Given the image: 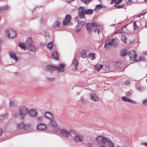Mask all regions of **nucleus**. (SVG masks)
Wrapping results in <instances>:
<instances>
[{"instance_id":"obj_35","label":"nucleus","mask_w":147,"mask_h":147,"mask_svg":"<svg viewBox=\"0 0 147 147\" xmlns=\"http://www.w3.org/2000/svg\"><path fill=\"white\" fill-rule=\"evenodd\" d=\"M53 42H50L49 43L47 46V47L49 49H51L53 47Z\"/></svg>"},{"instance_id":"obj_41","label":"nucleus","mask_w":147,"mask_h":147,"mask_svg":"<svg viewBox=\"0 0 147 147\" xmlns=\"http://www.w3.org/2000/svg\"><path fill=\"white\" fill-rule=\"evenodd\" d=\"M114 67L115 69H119L120 67L119 64L118 63H116L114 64Z\"/></svg>"},{"instance_id":"obj_59","label":"nucleus","mask_w":147,"mask_h":147,"mask_svg":"<svg viewBox=\"0 0 147 147\" xmlns=\"http://www.w3.org/2000/svg\"><path fill=\"white\" fill-rule=\"evenodd\" d=\"M67 1L70 3L71 2L74 0H67Z\"/></svg>"},{"instance_id":"obj_10","label":"nucleus","mask_w":147,"mask_h":147,"mask_svg":"<svg viewBox=\"0 0 147 147\" xmlns=\"http://www.w3.org/2000/svg\"><path fill=\"white\" fill-rule=\"evenodd\" d=\"M20 113L22 116L26 115L28 113V109L24 106L21 107L20 109Z\"/></svg>"},{"instance_id":"obj_3","label":"nucleus","mask_w":147,"mask_h":147,"mask_svg":"<svg viewBox=\"0 0 147 147\" xmlns=\"http://www.w3.org/2000/svg\"><path fill=\"white\" fill-rule=\"evenodd\" d=\"M6 35L11 38L16 37V33L15 31L12 29H7L6 30Z\"/></svg>"},{"instance_id":"obj_25","label":"nucleus","mask_w":147,"mask_h":147,"mask_svg":"<svg viewBox=\"0 0 147 147\" xmlns=\"http://www.w3.org/2000/svg\"><path fill=\"white\" fill-rule=\"evenodd\" d=\"M94 12V10L92 9H85V13L87 15H92Z\"/></svg>"},{"instance_id":"obj_46","label":"nucleus","mask_w":147,"mask_h":147,"mask_svg":"<svg viewBox=\"0 0 147 147\" xmlns=\"http://www.w3.org/2000/svg\"><path fill=\"white\" fill-rule=\"evenodd\" d=\"M44 117H39L36 118L37 120L40 121H42Z\"/></svg>"},{"instance_id":"obj_29","label":"nucleus","mask_w":147,"mask_h":147,"mask_svg":"<svg viewBox=\"0 0 147 147\" xmlns=\"http://www.w3.org/2000/svg\"><path fill=\"white\" fill-rule=\"evenodd\" d=\"M82 57L85 58L86 57V51L85 50H82L80 53Z\"/></svg>"},{"instance_id":"obj_12","label":"nucleus","mask_w":147,"mask_h":147,"mask_svg":"<svg viewBox=\"0 0 147 147\" xmlns=\"http://www.w3.org/2000/svg\"><path fill=\"white\" fill-rule=\"evenodd\" d=\"M50 125L52 128H54V130L55 131H57L58 130V127L57 126V123L56 122L53 120H50Z\"/></svg>"},{"instance_id":"obj_18","label":"nucleus","mask_w":147,"mask_h":147,"mask_svg":"<svg viewBox=\"0 0 147 147\" xmlns=\"http://www.w3.org/2000/svg\"><path fill=\"white\" fill-rule=\"evenodd\" d=\"M127 50L126 49H123L121 50L120 52V55L123 57H125L128 53Z\"/></svg>"},{"instance_id":"obj_50","label":"nucleus","mask_w":147,"mask_h":147,"mask_svg":"<svg viewBox=\"0 0 147 147\" xmlns=\"http://www.w3.org/2000/svg\"><path fill=\"white\" fill-rule=\"evenodd\" d=\"M141 145H144L147 147V142L146 143H141Z\"/></svg>"},{"instance_id":"obj_43","label":"nucleus","mask_w":147,"mask_h":147,"mask_svg":"<svg viewBox=\"0 0 147 147\" xmlns=\"http://www.w3.org/2000/svg\"><path fill=\"white\" fill-rule=\"evenodd\" d=\"M93 31H94V32L95 33L97 32L98 35V36H99V33H100V31H99V29H98L97 28H96Z\"/></svg>"},{"instance_id":"obj_23","label":"nucleus","mask_w":147,"mask_h":147,"mask_svg":"<svg viewBox=\"0 0 147 147\" xmlns=\"http://www.w3.org/2000/svg\"><path fill=\"white\" fill-rule=\"evenodd\" d=\"M44 116L47 118L51 119L53 117V115L51 113L47 112L45 113Z\"/></svg>"},{"instance_id":"obj_2","label":"nucleus","mask_w":147,"mask_h":147,"mask_svg":"<svg viewBox=\"0 0 147 147\" xmlns=\"http://www.w3.org/2000/svg\"><path fill=\"white\" fill-rule=\"evenodd\" d=\"M25 44L26 46L28 47V50L32 52H34L36 48L33 46L34 43L31 38H28L27 39Z\"/></svg>"},{"instance_id":"obj_39","label":"nucleus","mask_w":147,"mask_h":147,"mask_svg":"<svg viewBox=\"0 0 147 147\" xmlns=\"http://www.w3.org/2000/svg\"><path fill=\"white\" fill-rule=\"evenodd\" d=\"M124 6V5H119V4L116 3L115 5V6L117 8H120L123 7Z\"/></svg>"},{"instance_id":"obj_31","label":"nucleus","mask_w":147,"mask_h":147,"mask_svg":"<svg viewBox=\"0 0 147 147\" xmlns=\"http://www.w3.org/2000/svg\"><path fill=\"white\" fill-rule=\"evenodd\" d=\"M102 65H96L94 66L96 70L99 71L101 69L102 67Z\"/></svg>"},{"instance_id":"obj_38","label":"nucleus","mask_w":147,"mask_h":147,"mask_svg":"<svg viewBox=\"0 0 147 147\" xmlns=\"http://www.w3.org/2000/svg\"><path fill=\"white\" fill-rule=\"evenodd\" d=\"M124 6V5H119V4L116 3L115 5V6L117 8H120L123 7Z\"/></svg>"},{"instance_id":"obj_40","label":"nucleus","mask_w":147,"mask_h":147,"mask_svg":"<svg viewBox=\"0 0 147 147\" xmlns=\"http://www.w3.org/2000/svg\"><path fill=\"white\" fill-rule=\"evenodd\" d=\"M102 6L101 4L96 5V6L95 10H96V9H98V10L101 8Z\"/></svg>"},{"instance_id":"obj_15","label":"nucleus","mask_w":147,"mask_h":147,"mask_svg":"<svg viewBox=\"0 0 147 147\" xmlns=\"http://www.w3.org/2000/svg\"><path fill=\"white\" fill-rule=\"evenodd\" d=\"M65 67V65L64 64H62L59 65V66H56V70H58L59 72H63L64 71V69Z\"/></svg>"},{"instance_id":"obj_55","label":"nucleus","mask_w":147,"mask_h":147,"mask_svg":"<svg viewBox=\"0 0 147 147\" xmlns=\"http://www.w3.org/2000/svg\"><path fill=\"white\" fill-rule=\"evenodd\" d=\"M138 89V90L140 91H142L143 90V88L142 87H139Z\"/></svg>"},{"instance_id":"obj_36","label":"nucleus","mask_w":147,"mask_h":147,"mask_svg":"<svg viewBox=\"0 0 147 147\" xmlns=\"http://www.w3.org/2000/svg\"><path fill=\"white\" fill-rule=\"evenodd\" d=\"M88 56H89V58H91V59L92 60L95 58V54L94 53H92L89 54Z\"/></svg>"},{"instance_id":"obj_8","label":"nucleus","mask_w":147,"mask_h":147,"mask_svg":"<svg viewBox=\"0 0 147 147\" xmlns=\"http://www.w3.org/2000/svg\"><path fill=\"white\" fill-rule=\"evenodd\" d=\"M86 26L87 28V30L88 32H91L92 28L93 27H96L97 26V25L96 23H87L86 24Z\"/></svg>"},{"instance_id":"obj_19","label":"nucleus","mask_w":147,"mask_h":147,"mask_svg":"<svg viewBox=\"0 0 147 147\" xmlns=\"http://www.w3.org/2000/svg\"><path fill=\"white\" fill-rule=\"evenodd\" d=\"M86 23L84 21L80 20L78 21V24L76 25L77 27H80V28H82L85 25Z\"/></svg>"},{"instance_id":"obj_9","label":"nucleus","mask_w":147,"mask_h":147,"mask_svg":"<svg viewBox=\"0 0 147 147\" xmlns=\"http://www.w3.org/2000/svg\"><path fill=\"white\" fill-rule=\"evenodd\" d=\"M56 66H53L52 65H48L45 68V70L46 71L52 72L54 71H56Z\"/></svg>"},{"instance_id":"obj_37","label":"nucleus","mask_w":147,"mask_h":147,"mask_svg":"<svg viewBox=\"0 0 147 147\" xmlns=\"http://www.w3.org/2000/svg\"><path fill=\"white\" fill-rule=\"evenodd\" d=\"M145 60V57L143 56H140L138 58L137 61H144Z\"/></svg>"},{"instance_id":"obj_42","label":"nucleus","mask_w":147,"mask_h":147,"mask_svg":"<svg viewBox=\"0 0 147 147\" xmlns=\"http://www.w3.org/2000/svg\"><path fill=\"white\" fill-rule=\"evenodd\" d=\"M133 24L134 26V29L135 30H137L138 28V26L136 25V22L134 21L133 22Z\"/></svg>"},{"instance_id":"obj_56","label":"nucleus","mask_w":147,"mask_h":147,"mask_svg":"<svg viewBox=\"0 0 147 147\" xmlns=\"http://www.w3.org/2000/svg\"><path fill=\"white\" fill-rule=\"evenodd\" d=\"M126 26V25H124V26H122V27H121V29L123 30V28L125 27Z\"/></svg>"},{"instance_id":"obj_1","label":"nucleus","mask_w":147,"mask_h":147,"mask_svg":"<svg viewBox=\"0 0 147 147\" xmlns=\"http://www.w3.org/2000/svg\"><path fill=\"white\" fill-rule=\"evenodd\" d=\"M96 140L102 147H114L113 144L105 137L100 136L97 138Z\"/></svg>"},{"instance_id":"obj_14","label":"nucleus","mask_w":147,"mask_h":147,"mask_svg":"<svg viewBox=\"0 0 147 147\" xmlns=\"http://www.w3.org/2000/svg\"><path fill=\"white\" fill-rule=\"evenodd\" d=\"M28 114L32 117H35L37 116V112L35 109H32L28 111Z\"/></svg>"},{"instance_id":"obj_13","label":"nucleus","mask_w":147,"mask_h":147,"mask_svg":"<svg viewBox=\"0 0 147 147\" xmlns=\"http://www.w3.org/2000/svg\"><path fill=\"white\" fill-rule=\"evenodd\" d=\"M90 95L92 100L94 101H98L99 100V98L94 93H91Z\"/></svg>"},{"instance_id":"obj_20","label":"nucleus","mask_w":147,"mask_h":147,"mask_svg":"<svg viewBox=\"0 0 147 147\" xmlns=\"http://www.w3.org/2000/svg\"><path fill=\"white\" fill-rule=\"evenodd\" d=\"M78 62L77 61V59L76 58L74 59L72 65L74 66V68L73 69L74 70H76L77 68V66L78 65Z\"/></svg>"},{"instance_id":"obj_24","label":"nucleus","mask_w":147,"mask_h":147,"mask_svg":"<svg viewBox=\"0 0 147 147\" xmlns=\"http://www.w3.org/2000/svg\"><path fill=\"white\" fill-rule=\"evenodd\" d=\"M52 56L53 58L55 59H57L58 55L56 51H55L52 53Z\"/></svg>"},{"instance_id":"obj_5","label":"nucleus","mask_w":147,"mask_h":147,"mask_svg":"<svg viewBox=\"0 0 147 147\" xmlns=\"http://www.w3.org/2000/svg\"><path fill=\"white\" fill-rule=\"evenodd\" d=\"M129 56L131 60L132 61H137V59H136L137 55L134 51L132 50L130 51L129 53Z\"/></svg>"},{"instance_id":"obj_16","label":"nucleus","mask_w":147,"mask_h":147,"mask_svg":"<svg viewBox=\"0 0 147 147\" xmlns=\"http://www.w3.org/2000/svg\"><path fill=\"white\" fill-rule=\"evenodd\" d=\"M46 125L43 123H40L37 126V129L40 130H44L46 129Z\"/></svg>"},{"instance_id":"obj_21","label":"nucleus","mask_w":147,"mask_h":147,"mask_svg":"<svg viewBox=\"0 0 147 147\" xmlns=\"http://www.w3.org/2000/svg\"><path fill=\"white\" fill-rule=\"evenodd\" d=\"M122 99L123 101L125 102H131L134 103H136V102L128 98H126L125 96H123L122 97Z\"/></svg>"},{"instance_id":"obj_60","label":"nucleus","mask_w":147,"mask_h":147,"mask_svg":"<svg viewBox=\"0 0 147 147\" xmlns=\"http://www.w3.org/2000/svg\"><path fill=\"white\" fill-rule=\"evenodd\" d=\"M2 43V42L1 39L0 38V46L1 45Z\"/></svg>"},{"instance_id":"obj_53","label":"nucleus","mask_w":147,"mask_h":147,"mask_svg":"<svg viewBox=\"0 0 147 147\" xmlns=\"http://www.w3.org/2000/svg\"><path fill=\"white\" fill-rule=\"evenodd\" d=\"M40 22L41 24H44V20L42 19H40Z\"/></svg>"},{"instance_id":"obj_4","label":"nucleus","mask_w":147,"mask_h":147,"mask_svg":"<svg viewBox=\"0 0 147 147\" xmlns=\"http://www.w3.org/2000/svg\"><path fill=\"white\" fill-rule=\"evenodd\" d=\"M79 16L76 18V19L79 18L80 19H84L85 18V8L83 7H80L78 8Z\"/></svg>"},{"instance_id":"obj_26","label":"nucleus","mask_w":147,"mask_h":147,"mask_svg":"<svg viewBox=\"0 0 147 147\" xmlns=\"http://www.w3.org/2000/svg\"><path fill=\"white\" fill-rule=\"evenodd\" d=\"M25 45H26L25 44H24V43L21 42H20L18 45L19 47H20L22 49L24 50L27 49V48Z\"/></svg>"},{"instance_id":"obj_47","label":"nucleus","mask_w":147,"mask_h":147,"mask_svg":"<svg viewBox=\"0 0 147 147\" xmlns=\"http://www.w3.org/2000/svg\"><path fill=\"white\" fill-rule=\"evenodd\" d=\"M78 27V28L76 30V31L77 33L79 32L80 31V30H81V28H80V27Z\"/></svg>"},{"instance_id":"obj_48","label":"nucleus","mask_w":147,"mask_h":147,"mask_svg":"<svg viewBox=\"0 0 147 147\" xmlns=\"http://www.w3.org/2000/svg\"><path fill=\"white\" fill-rule=\"evenodd\" d=\"M80 100L82 102H85V99L84 97L83 96H81L80 98Z\"/></svg>"},{"instance_id":"obj_17","label":"nucleus","mask_w":147,"mask_h":147,"mask_svg":"<svg viewBox=\"0 0 147 147\" xmlns=\"http://www.w3.org/2000/svg\"><path fill=\"white\" fill-rule=\"evenodd\" d=\"M83 138V137L80 136H76L74 138L75 141L77 142H79L82 141Z\"/></svg>"},{"instance_id":"obj_34","label":"nucleus","mask_w":147,"mask_h":147,"mask_svg":"<svg viewBox=\"0 0 147 147\" xmlns=\"http://www.w3.org/2000/svg\"><path fill=\"white\" fill-rule=\"evenodd\" d=\"M121 40L122 42L125 43L127 41L126 37L125 35H122L121 37Z\"/></svg>"},{"instance_id":"obj_11","label":"nucleus","mask_w":147,"mask_h":147,"mask_svg":"<svg viewBox=\"0 0 147 147\" xmlns=\"http://www.w3.org/2000/svg\"><path fill=\"white\" fill-rule=\"evenodd\" d=\"M71 19V16L68 14L66 16L64 19L63 21V24L64 25H66L70 22Z\"/></svg>"},{"instance_id":"obj_57","label":"nucleus","mask_w":147,"mask_h":147,"mask_svg":"<svg viewBox=\"0 0 147 147\" xmlns=\"http://www.w3.org/2000/svg\"><path fill=\"white\" fill-rule=\"evenodd\" d=\"M48 79H49V81H51V80H54V78H52V79H51L50 78H48Z\"/></svg>"},{"instance_id":"obj_58","label":"nucleus","mask_w":147,"mask_h":147,"mask_svg":"<svg viewBox=\"0 0 147 147\" xmlns=\"http://www.w3.org/2000/svg\"><path fill=\"white\" fill-rule=\"evenodd\" d=\"M40 45L41 46H43L45 44L42 42H40Z\"/></svg>"},{"instance_id":"obj_22","label":"nucleus","mask_w":147,"mask_h":147,"mask_svg":"<svg viewBox=\"0 0 147 147\" xmlns=\"http://www.w3.org/2000/svg\"><path fill=\"white\" fill-rule=\"evenodd\" d=\"M31 127V125L29 124H25L23 122V129L27 130L29 129Z\"/></svg>"},{"instance_id":"obj_54","label":"nucleus","mask_w":147,"mask_h":147,"mask_svg":"<svg viewBox=\"0 0 147 147\" xmlns=\"http://www.w3.org/2000/svg\"><path fill=\"white\" fill-rule=\"evenodd\" d=\"M45 35L46 36L49 37V33L48 32H46L45 33Z\"/></svg>"},{"instance_id":"obj_32","label":"nucleus","mask_w":147,"mask_h":147,"mask_svg":"<svg viewBox=\"0 0 147 147\" xmlns=\"http://www.w3.org/2000/svg\"><path fill=\"white\" fill-rule=\"evenodd\" d=\"M122 1V0H112L111 3L113 4V3H115L119 4V3H121Z\"/></svg>"},{"instance_id":"obj_44","label":"nucleus","mask_w":147,"mask_h":147,"mask_svg":"<svg viewBox=\"0 0 147 147\" xmlns=\"http://www.w3.org/2000/svg\"><path fill=\"white\" fill-rule=\"evenodd\" d=\"M10 105L11 106L14 107L15 106L14 102L13 101H11L10 102Z\"/></svg>"},{"instance_id":"obj_52","label":"nucleus","mask_w":147,"mask_h":147,"mask_svg":"<svg viewBox=\"0 0 147 147\" xmlns=\"http://www.w3.org/2000/svg\"><path fill=\"white\" fill-rule=\"evenodd\" d=\"M143 103L144 105H147V99L144 100L143 101Z\"/></svg>"},{"instance_id":"obj_33","label":"nucleus","mask_w":147,"mask_h":147,"mask_svg":"<svg viewBox=\"0 0 147 147\" xmlns=\"http://www.w3.org/2000/svg\"><path fill=\"white\" fill-rule=\"evenodd\" d=\"M60 22L58 21H56L53 25L54 27H59V26Z\"/></svg>"},{"instance_id":"obj_49","label":"nucleus","mask_w":147,"mask_h":147,"mask_svg":"<svg viewBox=\"0 0 147 147\" xmlns=\"http://www.w3.org/2000/svg\"><path fill=\"white\" fill-rule=\"evenodd\" d=\"M117 32L118 33H123V30L121 29H120L118 30L117 31Z\"/></svg>"},{"instance_id":"obj_45","label":"nucleus","mask_w":147,"mask_h":147,"mask_svg":"<svg viewBox=\"0 0 147 147\" xmlns=\"http://www.w3.org/2000/svg\"><path fill=\"white\" fill-rule=\"evenodd\" d=\"M85 3H88L90 2L92 0H82Z\"/></svg>"},{"instance_id":"obj_7","label":"nucleus","mask_w":147,"mask_h":147,"mask_svg":"<svg viewBox=\"0 0 147 147\" xmlns=\"http://www.w3.org/2000/svg\"><path fill=\"white\" fill-rule=\"evenodd\" d=\"M72 131L71 130L70 131L64 129H62L60 130L59 132L63 136L67 138L70 135V133Z\"/></svg>"},{"instance_id":"obj_64","label":"nucleus","mask_w":147,"mask_h":147,"mask_svg":"<svg viewBox=\"0 0 147 147\" xmlns=\"http://www.w3.org/2000/svg\"><path fill=\"white\" fill-rule=\"evenodd\" d=\"M1 51V46H0V52Z\"/></svg>"},{"instance_id":"obj_27","label":"nucleus","mask_w":147,"mask_h":147,"mask_svg":"<svg viewBox=\"0 0 147 147\" xmlns=\"http://www.w3.org/2000/svg\"><path fill=\"white\" fill-rule=\"evenodd\" d=\"M9 8L8 5L0 7V12H3L4 11L7 10Z\"/></svg>"},{"instance_id":"obj_61","label":"nucleus","mask_w":147,"mask_h":147,"mask_svg":"<svg viewBox=\"0 0 147 147\" xmlns=\"http://www.w3.org/2000/svg\"><path fill=\"white\" fill-rule=\"evenodd\" d=\"M144 54L145 55H147V51L144 52Z\"/></svg>"},{"instance_id":"obj_30","label":"nucleus","mask_w":147,"mask_h":147,"mask_svg":"<svg viewBox=\"0 0 147 147\" xmlns=\"http://www.w3.org/2000/svg\"><path fill=\"white\" fill-rule=\"evenodd\" d=\"M10 57H11L14 59L16 60V61H17V59H18V58H17V57L15 53H10Z\"/></svg>"},{"instance_id":"obj_63","label":"nucleus","mask_w":147,"mask_h":147,"mask_svg":"<svg viewBox=\"0 0 147 147\" xmlns=\"http://www.w3.org/2000/svg\"><path fill=\"white\" fill-rule=\"evenodd\" d=\"M118 33V32H117V31L116 32H115V34H116V33Z\"/></svg>"},{"instance_id":"obj_6","label":"nucleus","mask_w":147,"mask_h":147,"mask_svg":"<svg viewBox=\"0 0 147 147\" xmlns=\"http://www.w3.org/2000/svg\"><path fill=\"white\" fill-rule=\"evenodd\" d=\"M115 40H116V39L113 38L106 41L104 48L106 49H109L113 45V43L114 42Z\"/></svg>"},{"instance_id":"obj_28","label":"nucleus","mask_w":147,"mask_h":147,"mask_svg":"<svg viewBox=\"0 0 147 147\" xmlns=\"http://www.w3.org/2000/svg\"><path fill=\"white\" fill-rule=\"evenodd\" d=\"M17 129L18 130L23 129V122L18 123L16 126Z\"/></svg>"},{"instance_id":"obj_51","label":"nucleus","mask_w":147,"mask_h":147,"mask_svg":"<svg viewBox=\"0 0 147 147\" xmlns=\"http://www.w3.org/2000/svg\"><path fill=\"white\" fill-rule=\"evenodd\" d=\"M125 85H128L129 84V82L128 81H126L124 82Z\"/></svg>"},{"instance_id":"obj_62","label":"nucleus","mask_w":147,"mask_h":147,"mask_svg":"<svg viewBox=\"0 0 147 147\" xmlns=\"http://www.w3.org/2000/svg\"><path fill=\"white\" fill-rule=\"evenodd\" d=\"M90 146H92V144L91 143H89L88 144Z\"/></svg>"}]
</instances>
